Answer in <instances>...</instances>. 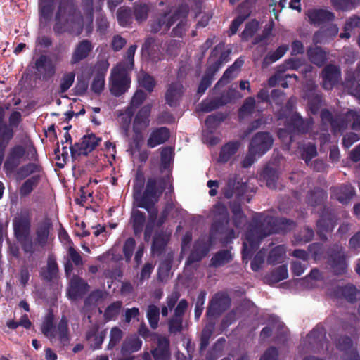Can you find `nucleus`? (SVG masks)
<instances>
[{
  "label": "nucleus",
  "mask_w": 360,
  "mask_h": 360,
  "mask_svg": "<svg viewBox=\"0 0 360 360\" xmlns=\"http://www.w3.org/2000/svg\"><path fill=\"white\" fill-rule=\"evenodd\" d=\"M296 227V223L285 217H274L264 213H256L245 233L243 243L242 259H250L262 240L274 233H286Z\"/></svg>",
  "instance_id": "obj_1"
},
{
  "label": "nucleus",
  "mask_w": 360,
  "mask_h": 360,
  "mask_svg": "<svg viewBox=\"0 0 360 360\" xmlns=\"http://www.w3.org/2000/svg\"><path fill=\"white\" fill-rule=\"evenodd\" d=\"M167 187V179L165 177L148 178L144 189V195L141 202L136 203L138 207L145 209L148 213V221L144 229V240L148 242L152 236L158 220V210L155 206Z\"/></svg>",
  "instance_id": "obj_2"
},
{
  "label": "nucleus",
  "mask_w": 360,
  "mask_h": 360,
  "mask_svg": "<svg viewBox=\"0 0 360 360\" xmlns=\"http://www.w3.org/2000/svg\"><path fill=\"white\" fill-rule=\"evenodd\" d=\"M257 188L239 175L230 176L226 181V199L233 198V203L250 202Z\"/></svg>",
  "instance_id": "obj_3"
},
{
  "label": "nucleus",
  "mask_w": 360,
  "mask_h": 360,
  "mask_svg": "<svg viewBox=\"0 0 360 360\" xmlns=\"http://www.w3.org/2000/svg\"><path fill=\"white\" fill-rule=\"evenodd\" d=\"M41 331L49 339L55 338L57 336L60 344L63 347L68 346L70 343L69 324L65 316L61 317L56 327H55L53 313L52 311H49L41 323Z\"/></svg>",
  "instance_id": "obj_4"
},
{
  "label": "nucleus",
  "mask_w": 360,
  "mask_h": 360,
  "mask_svg": "<svg viewBox=\"0 0 360 360\" xmlns=\"http://www.w3.org/2000/svg\"><path fill=\"white\" fill-rule=\"evenodd\" d=\"M5 110L0 107V166L1 165L5 152L11 141L14 136V127H17L22 120L21 113L13 111L8 118V124L5 120Z\"/></svg>",
  "instance_id": "obj_5"
},
{
  "label": "nucleus",
  "mask_w": 360,
  "mask_h": 360,
  "mask_svg": "<svg viewBox=\"0 0 360 360\" xmlns=\"http://www.w3.org/2000/svg\"><path fill=\"white\" fill-rule=\"evenodd\" d=\"M129 70V69L124 68V65H117L112 70L110 92L115 96H122L129 88L131 79L128 73Z\"/></svg>",
  "instance_id": "obj_6"
},
{
  "label": "nucleus",
  "mask_w": 360,
  "mask_h": 360,
  "mask_svg": "<svg viewBox=\"0 0 360 360\" xmlns=\"http://www.w3.org/2000/svg\"><path fill=\"white\" fill-rule=\"evenodd\" d=\"M210 216L212 220L210 238L214 240L218 238L217 235L225 233V200L221 197L212 206Z\"/></svg>",
  "instance_id": "obj_7"
},
{
  "label": "nucleus",
  "mask_w": 360,
  "mask_h": 360,
  "mask_svg": "<svg viewBox=\"0 0 360 360\" xmlns=\"http://www.w3.org/2000/svg\"><path fill=\"white\" fill-rule=\"evenodd\" d=\"M320 118L323 125L330 126L331 132L335 136L342 134L347 129L346 113L334 115L329 110L324 108L320 112Z\"/></svg>",
  "instance_id": "obj_8"
},
{
  "label": "nucleus",
  "mask_w": 360,
  "mask_h": 360,
  "mask_svg": "<svg viewBox=\"0 0 360 360\" xmlns=\"http://www.w3.org/2000/svg\"><path fill=\"white\" fill-rule=\"evenodd\" d=\"M29 160L33 162H29L16 169V178L18 180L25 179L30 175H36L37 173H41L43 171L42 166L36 162L38 161V154L35 147H30L27 153Z\"/></svg>",
  "instance_id": "obj_9"
},
{
  "label": "nucleus",
  "mask_w": 360,
  "mask_h": 360,
  "mask_svg": "<svg viewBox=\"0 0 360 360\" xmlns=\"http://www.w3.org/2000/svg\"><path fill=\"white\" fill-rule=\"evenodd\" d=\"M328 264L335 275H342L347 271L346 254L341 245L335 244L330 248Z\"/></svg>",
  "instance_id": "obj_10"
},
{
  "label": "nucleus",
  "mask_w": 360,
  "mask_h": 360,
  "mask_svg": "<svg viewBox=\"0 0 360 360\" xmlns=\"http://www.w3.org/2000/svg\"><path fill=\"white\" fill-rule=\"evenodd\" d=\"M273 142L274 139L269 132L259 131L253 136L248 148L251 153H257L258 157H261L271 149Z\"/></svg>",
  "instance_id": "obj_11"
},
{
  "label": "nucleus",
  "mask_w": 360,
  "mask_h": 360,
  "mask_svg": "<svg viewBox=\"0 0 360 360\" xmlns=\"http://www.w3.org/2000/svg\"><path fill=\"white\" fill-rule=\"evenodd\" d=\"M101 141V139L96 137L94 134L84 135L81 139L80 142L75 143L73 146H70L72 156H86L97 147Z\"/></svg>",
  "instance_id": "obj_12"
},
{
  "label": "nucleus",
  "mask_w": 360,
  "mask_h": 360,
  "mask_svg": "<svg viewBox=\"0 0 360 360\" xmlns=\"http://www.w3.org/2000/svg\"><path fill=\"white\" fill-rule=\"evenodd\" d=\"M304 98L307 100V108L310 113L317 115L323 101V94L318 90V86L314 83L307 84Z\"/></svg>",
  "instance_id": "obj_13"
},
{
  "label": "nucleus",
  "mask_w": 360,
  "mask_h": 360,
  "mask_svg": "<svg viewBox=\"0 0 360 360\" xmlns=\"http://www.w3.org/2000/svg\"><path fill=\"white\" fill-rule=\"evenodd\" d=\"M94 47V44L89 39L79 41L75 45L71 54L70 65H77L81 61L87 59L93 51Z\"/></svg>",
  "instance_id": "obj_14"
},
{
  "label": "nucleus",
  "mask_w": 360,
  "mask_h": 360,
  "mask_svg": "<svg viewBox=\"0 0 360 360\" xmlns=\"http://www.w3.org/2000/svg\"><path fill=\"white\" fill-rule=\"evenodd\" d=\"M225 311V292H219L215 293L210 300L206 315L209 321L219 317Z\"/></svg>",
  "instance_id": "obj_15"
},
{
  "label": "nucleus",
  "mask_w": 360,
  "mask_h": 360,
  "mask_svg": "<svg viewBox=\"0 0 360 360\" xmlns=\"http://www.w3.org/2000/svg\"><path fill=\"white\" fill-rule=\"evenodd\" d=\"M26 154V148L22 145H15L8 154L4 165V169L13 172L20 165L22 159Z\"/></svg>",
  "instance_id": "obj_16"
},
{
  "label": "nucleus",
  "mask_w": 360,
  "mask_h": 360,
  "mask_svg": "<svg viewBox=\"0 0 360 360\" xmlns=\"http://www.w3.org/2000/svg\"><path fill=\"white\" fill-rule=\"evenodd\" d=\"M307 341L313 349L317 350L327 347L328 340L326 338V330L321 323H318L307 335Z\"/></svg>",
  "instance_id": "obj_17"
},
{
  "label": "nucleus",
  "mask_w": 360,
  "mask_h": 360,
  "mask_svg": "<svg viewBox=\"0 0 360 360\" xmlns=\"http://www.w3.org/2000/svg\"><path fill=\"white\" fill-rule=\"evenodd\" d=\"M321 77L323 88L326 90L332 89L338 84L341 77L340 69L335 65L328 64L323 68Z\"/></svg>",
  "instance_id": "obj_18"
},
{
  "label": "nucleus",
  "mask_w": 360,
  "mask_h": 360,
  "mask_svg": "<svg viewBox=\"0 0 360 360\" xmlns=\"http://www.w3.org/2000/svg\"><path fill=\"white\" fill-rule=\"evenodd\" d=\"M330 198L342 205L348 204L356 195L355 188L349 184H342L330 188Z\"/></svg>",
  "instance_id": "obj_19"
},
{
  "label": "nucleus",
  "mask_w": 360,
  "mask_h": 360,
  "mask_svg": "<svg viewBox=\"0 0 360 360\" xmlns=\"http://www.w3.org/2000/svg\"><path fill=\"white\" fill-rule=\"evenodd\" d=\"M188 8L186 6H179L172 15L174 24L177 25L171 32V36L173 37H181L185 32L187 27V16Z\"/></svg>",
  "instance_id": "obj_20"
},
{
  "label": "nucleus",
  "mask_w": 360,
  "mask_h": 360,
  "mask_svg": "<svg viewBox=\"0 0 360 360\" xmlns=\"http://www.w3.org/2000/svg\"><path fill=\"white\" fill-rule=\"evenodd\" d=\"M306 15L309 22L316 26L331 22L335 18L334 13L324 8H314L308 9Z\"/></svg>",
  "instance_id": "obj_21"
},
{
  "label": "nucleus",
  "mask_w": 360,
  "mask_h": 360,
  "mask_svg": "<svg viewBox=\"0 0 360 360\" xmlns=\"http://www.w3.org/2000/svg\"><path fill=\"white\" fill-rule=\"evenodd\" d=\"M224 59L225 52H221L220 56V60L215 61L214 63L211 64L207 68L205 75L202 77L198 88L197 92L198 94H203L206 91V90L210 86L214 75L218 71L219 68L221 67V61Z\"/></svg>",
  "instance_id": "obj_22"
},
{
  "label": "nucleus",
  "mask_w": 360,
  "mask_h": 360,
  "mask_svg": "<svg viewBox=\"0 0 360 360\" xmlns=\"http://www.w3.org/2000/svg\"><path fill=\"white\" fill-rule=\"evenodd\" d=\"M312 125L311 117L304 120L300 113L295 112L288 120L287 128L295 133L304 134L309 131Z\"/></svg>",
  "instance_id": "obj_23"
},
{
  "label": "nucleus",
  "mask_w": 360,
  "mask_h": 360,
  "mask_svg": "<svg viewBox=\"0 0 360 360\" xmlns=\"http://www.w3.org/2000/svg\"><path fill=\"white\" fill-rule=\"evenodd\" d=\"M13 226L14 235L17 240L29 236L31 229V219L28 213L15 217L13 220Z\"/></svg>",
  "instance_id": "obj_24"
},
{
  "label": "nucleus",
  "mask_w": 360,
  "mask_h": 360,
  "mask_svg": "<svg viewBox=\"0 0 360 360\" xmlns=\"http://www.w3.org/2000/svg\"><path fill=\"white\" fill-rule=\"evenodd\" d=\"M52 223L49 219H45L37 224L35 231L34 244L41 248L45 247L49 242Z\"/></svg>",
  "instance_id": "obj_25"
},
{
  "label": "nucleus",
  "mask_w": 360,
  "mask_h": 360,
  "mask_svg": "<svg viewBox=\"0 0 360 360\" xmlns=\"http://www.w3.org/2000/svg\"><path fill=\"white\" fill-rule=\"evenodd\" d=\"M184 93V86L179 82H173L168 85L165 94L166 103L170 107H176L179 105Z\"/></svg>",
  "instance_id": "obj_26"
},
{
  "label": "nucleus",
  "mask_w": 360,
  "mask_h": 360,
  "mask_svg": "<svg viewBox=\"0 0 360 360\" xmlns=\"http://www.w3.org/2000/svg\"><path fill=\"white\" fill-rule=\"evenodd\" d=\"M88 283L80 276H74L70 281L69 296L71 299L77 300L82 297L89 291Z\"/></svg>",
  "instance_id": "obj_27"
},
{
  "label": "nucleus",
  "mask_w": 360,
  "mask_h": 360,
  "mask_svg": "<svg viewBox=\"0 0 360 360\" xmlns=\"http://www.w3.org/2000/svg\"><path fill=\"white\" fill-rule=\"evenodd\" d=\"M170 137V131L166 127H160L153 129L147 141V146L153 148L165 143Z\"/></svg>",
  "instance_id": "obj_28"
},
{
  "label": "nucleus",
  "mask_w": 360,
  "mask_h": 360,
  "mask_svg": "<svg viewBox=\"0 0 360 360\" xmlns=\"http://www.w3.org/2000/svg\"><path fill=\"white\" fill-rule=\"evenodd\" d=\"M151 107L149 105L143 106L136 113L133 122V130H145L150 124Z\"/></svg>",
  "instance_id": "obj_29"
},
{
  "label": "nucleus",
  "mask_w": 360,
  "mask_h": 360,
  "mask_svg": "<svg viewBox=\"0 0 360 360\" xmlns=\"http://www.w3.org/2000/svg\"><path fill=\"white\" fill-rule=\"evenodd\" d=\"M173 25L172 15L169 16L168 13H164L153 21L150 25V30L153 33L160 32L165 34Z\"/></svg>",
  "instance_id": "obj_30"
},
{
  "label": "nucleus",
  "mask_w": 360,
  "mask_h": 360,
  "mask_svg": "<svg viewBox=\"0 0 360 360\" xmlns=\"http://www.w3.org/2000/svg\"><path fill=\"white\" fill-rule=\"evenodd\" d=\"M34 68L38 72H43L44 76L51 77L56 73V66L51 59L45 54H41L34 62Z\"/></svg>",
  "instance_id": "obj_31"
},
{
  "label": "nucleus",
  "mask_w": 360,
  "mask_h": 360,
  "mask_svg": "<svg viewBox=\"0 0 360 360\" xmlns=\"http://www.w3.org/2000/svg\"><path fill=\"white\" fill-rule=\"evenodd\" d=\"M225 105V90L221 91L218 96L210 100H203L199 105V110L209 112Z\"/></svg>",
  "instance_id": "obj_32"
},
{
  "label": "nucleus",
  "mask_w": 360,
  "mask_h": 360,
  "mask_svg": "<svg viewBox=\"0 0 360 360\" xmlns=\"http://www.w3.org/2000/svg\"><path fill=\"white\" fill-rule=\"evenodd\" d=\"M152 355L155 360H168L170 356L169 339L165 337L159 338L157 347L152 350Z\"/></svg>",
  "instance_id": "obj_33"
},
{
  "label": "nucleus",
  "mask_w": 360,
  "mask_h": 360,
  "mask_svg": "<svg viewBox=\"0 0 360 360\" xmlns=\"http://www.w3.org/2000/svg\"><path fill=\"white\" fill-rule=\"evenodd\" d=\"M335 227L334 219L330 216L322 215L316 222L317 234L322 240L327 238L326 234L332 232Z\"/></svg>",
  "instance_id": "obj_34"
},
{
  "label": "nucleus",
  "mask_w": 360,
  "mask_h": 360,
  "mask_svg": "<svg viewBox=\"0 0 360 360\" xmlns=\"http://www.w3.org/2000/svg\"><path fill=\"white\" fill-rule=\"evenodd\" d=\"M130 222L132 226L134 236L136 237H140L146 224V214L139 210H132Z\"/></svg>",
  "instance_id": "obj_35"
},
{
  "label": "nucleus",
  "mask_w": 360,
  "mask_h": 360,
  "mask_svg": "<svg viewBox=\"0 0 360 360\" xmlns=\"http://www.w3.org/2000/svg\"><path fill=\"white\" fill-rule=\"evenodd\" d=\"M169 240V236L166 235L163 231L155 234L151 245V253L156 256L162 255L165 252Z\"/></svg>",
  "instance_id": "obj_36"
},
{
  "label": "nucleus",
  "mask_w": 360,
  "mask_h": 360,
  "mask_svg": "<svg viewBox=\"0 0 360 360\" xmlns=\"http://www.w3.org/2000/svg\"><path fill=\"white\" fill-rule=\"evenodd\" d=\"M142 49L145 51L150 60L157 62L161 59L160 46L153 37H148L146 39Z\"/></svg>",
  "instance_id": "obj_37"
},
{
  "label": "nucleus",
  "mask_w": 360,
  "mask_h": 360,
  "mask_svg": "<svg viewBox=\"0 0 360 360\" xmlns=\"http://www.w3.org/2000/svg\"><path fill=\"white\" fill-rule=\"evenodd\" d=\"M334 292L335 296L338 297L345 298L351 303L356 301L358 290L352 284H347L344 286H338L335 288Z\"/></svg>",
  "instance_id": "obj_38"
},
{
  "label": "nucleus",
  "mask_w": 360,
  "mask_h": 360,
  "mask_svg": "<svg viewBox=\"0 0 360 360\" xmlns=\"http://www.w3.org/2000/svg\"><path fill=\"white\" fill-rule=\"evenodd\" d=\"M242 204L230 203L229 207L233 214L232 221L236 228L243 229L247 222V217L242 210Z\"/></svg>",
  "instance_id": "obj_39"
},
{
  "label": "nucleus",
  "mask_w": 360,
  "mask_h": 360,
  "mask_svg": "<svg viewBox=\"0 0 360 360\" xmlns=\"http://www.w3.org/2000/svg\"><path fill=\"white\" fill-rule=\"evenodd\" d=\"M307 54L311 63L318 67L323 66L327 60L326 52L319 46L309 47Z\"/></svg>",
  "instance_id": "obj_40"
},
{
  "label": "nucleus",
  "mask_w": 360,
  "mask_h": 360,
  "mask_svg": "<svg viewBox=\"0 0 360 360\" xmlns=\"http://www.w3.org/2000/svg\"><path fill=\"white\" fill-rule=\"evenodd\" d=\"M209 249L205 243H196L187 259V264H191L202 259L208 253Z\"/></svg>",
  "instance_id": "obj_41"
},
{
  "label": "nucleus",
  "mask_w": 360,
  "mask_h": 360,
  "mask_svg": "<svg viewBox=\"0 0 360 360\" xmlns=\"http://www.w3.org/2000/svg\"><path fill=\"white\" fill-rule=\"evenodd\" d=\"M59 269L54 255H49L47 259V266L46 270L41 271V276L47 281L51 282L58 276Z\"/></svg>",
  "instance_id": "obj_42"
},
{
  "label": "nucleus",
  "mask_w": 360,
  "mask_h": 360,
  "mask_svg": "<svg viewBox=\"0 0 360 360\" xmlns=\"http://www.w3.org/2000/svg\"><path fill=\"white\" fill-rule=\"evenodd\" d=\"M328 194L326 191L321 188H314L311 190L307 198V203L312 207L323 204L327 199Z\"/></svg>",
  "instance_id": "obj_43"
},
{
  "label": "nucleus",
  "mask_w": 360,
  "mask_h": 360,
  "mask_svg": "<svg viewBox=\"0 0 360 360\" xmlns=\"http://www.w3.org/2000/svg\"><path fill=\"white\" fill-rule=\"evenodd\" d=\"M288 276V268L285 264L281 265L273 269L265 276V279L269 283H277Z\"/></svg>",
  "instance_id": "obj_44"
},
{
  "label": "nucleus",
  "mask_w": 360,
  "mask_h": 360,
  "mask_svg": "<svg viewBox=\"0 0 360 360\" xmlns=\"http://www.w3.org/2000/svg\"><path fill=\"white\" fill-rule=\"evenodd\" d=\"M137 82L139 86L148 93L153 92L157 84L155 77L146 72H141L138 75Z\"/></svg>",
  "instance_id": "obj_45"
},
{
  "label": "nucleus",
  "mask_w": 360,
  "mask_h": 360,
  "mask_svg": "<svg viewBox=\"0 0 360 360\" xmlns=\"http://www.w3.org/2000/svg\"><path fill=\"white\" fill-rule=\"evenodd\" d=\"M285 257V248L284 245H277L271 250L268 257L267 262L269 264L275 265L282 263Z\"/></svg>",
  "instance_id": "obj_46"
},
{
  "label": "nucleus",
  "mask_w": 360,
  "mask_h": 360,
  "mask_svg": "<svg viewBox=\"0 0 360 360\" xmlns=\"http://www.w3.org/2000/svg\"><path fill=\"white\" fill-rule=\"evenodd\" d=\"M262 176L268 188H276L278 175L276 169L266 166L264 168Z\"/></svg>",
  "instance_id": "obj_47"
},
{
  "label": "nucleus",
  "mask_w": 360,
  "mask_h": 360,
  "mask_svg": "<svg viewBox=\"0 0 360 360\" xmlns=\"http://www.w3.org/2000/svg\"><path fill=\"white\" fill-rule=\"evenodd\" d=\"M145 177L143 173H137L134 180L133 193L134 200L138 203L141 202V198L144 195Z\"/></svg>",
  "instance_id": "obj_48"
},
{
  "label": "nucleus",
  "mask_w": 360,
  "mask_h": 360,
  "mask_svg": "<svg viewBox=\"0 0 360 360\" xmlns=\"http://www.w3.org/2000/svg\"><path fill=\"white\" fill-rule=\"evenodd\" d=\"M40 181V175H32L25 180L20 187V195L21 197L29 195Z\"/></svg>",
  "instance_id": "obj_49"
},
{
  "label": "nucleus",
  "mask_w": 360,
  "mask_h": 360,
  "mask_svg": "<svg viewBox=\"0 0 360 360\" xmlns=\"http://www.w3.org/2000/svg\"><path fill=\"white\" fill-rule=\"evenodd\" d=\"M330 4L337 11H349L359 6L360 0H330Z\"/></svg>",
  "instance_id": "obj_50"
},
{
  "label": "nucleus",
  "mask_w": 360,
  "mask_h": 360,
  "mask_svg": "<svg viewBox=\"0 0 360 360\" xmlns=\"http://www.w3.org/2000/svg\"><path fill=\"white\" fill-rule=\"evenodd\" d=\"M215 326L214 321H209L202 329L200 336V352L206 349Z\"/></svg>",
  "instance_id": "obj_51"
},
{
  "label": "nucleus",
  "mask_w": 360,
  "mask_h": 360,
  "mask_svg": "<svg viewBox=\"0 0 360 360\" xmlns=\"http://www.w3.org/2000/svg\"><path fill=\"white\" fill-rule=\"evenodd\" d=\"M39 8L40 22L46 24L51 19L54 4L39 0Z\"/></svg>",
  "instance_id": "obj_52"
},
{
  "label": "nucleus",
  "mask_w": 360,
  "mask_h": 360,
  "mask_svg": "<svg viewBox=\"0 0 360 360\" xmlns=\"http://www.w3.org/2000/svg\"><path fill=\"white\" fill-rule=\"evenodd\" d=\"M118 23L122 27H127L132 22V11L127 7H120L117 12Z\"/></svg>",
  "instance_id": "obj_53"
},
{
  "label": "nucleus",
  "mask_w": 360,
  "mask_h": 360,
  "mask_svg": "<svg viewBox=\"0 0 360 360\" xmlns=\"http://www.w3.org/2000/svg\"><path fill=\"white\" fill-rule=\"evenodd\" d=\"M225 347V339L221 337L217 340L214 344L210 351H209L207 359V360H217L223 355L224 349Z\"/></svg>",
  "instance_id": "obj_54"
},
{
  "label": "nucleus",
  "mask_w": 360,
  "mask_h": 360,
  "mask_svg": "<svg viewBox=\"0 0 360 360\" xmlns=\"http://www.w3.org/2000/svg\"><path fill=\"white\" fill-rule=\"evenodd\" d=\"M122 307V302L121 301H115L112 302L107 307L104 311L103 316L105 320L109 321L115 319L119 315Z\"/></svg>",
  "instance_id": "obj_55"
},
{
  "label": "nucleus",
  "mask_w": 360,
  "mask_h": 360,
  "mask_svg": "<svg viewBox=\"0 0 360 360\" xmlns=\"http://www.w3.org/2000/svg\"><path fill=\"white\" fill-rule=\"evenodd\" d=\"M224 120L225 114L222 112L216 113L208 115L205 120V124L207 129H210V132L212 133Z\"/></svg>",
  "instance_id": "obj_56"
},
{
  "label": "nucleus",
  "mask_w": 360,
  "mask_h": 360,
  "mask_svg": "<svg viewBox=\"0 0 360 360\" xmlns=\"http://www.w3.org/2000/svg\"><path fill=\"white\" fill-rule=\"evenodd\" d=\"M348 125L354 131H360V110H348L346 112Z\"/></svg>",
  "instance_id": "obj_57"
},
{
  "label": "nucleus",
  "mask_w": 360,
  "mask_h": 360,
  "mask_svg": "<svg viewBox=\"0 0 360 360\" xmlns=\"http://www.w3.org/2000/svg\"><path fill=\"white\" fill-rule=\"evenodd\" d=\"M314 236V230L309 226H304L297 233L295 234L294 239L296 243H307L313 239Z\"/></svg>",
  "instance_id": "obj_58"
},
{
  "label": "nucleus",
  "mask_w": 360,
  "mask_h": 360,
  "mask_svg": "<svg viewBox=\"0 0 360 360\" xmlns=\"http://www.w3.org/2000/svg\"><path fill=\"white\" fill-rule=\"evenodd\" d=\"M259 28V22L252 20L248 23H246L244 30L241 33V39L242 41H247L250 38H252Z\"/></svg>",
  "instance_id": "obj_59"
},
{
  "label": "nucleus",
  "mask_w": 360,
  "mask_h": 360,
  "mask_svg": "<svg viewBox=\"0 0 360 360\" xmlns=\"http://www.w3.org/2000/svg\"><path fill=\"white\" fill-rule=\"evenodd\" d=\"M173 149L171 147L162 148L160 153V167L162 169H167L172 160Z\"/></svg>",
  "instance_id": "obj_60"
},
{
  "label": "nucleus",
  "mask_w": 360,
  "mask_h": 360,
  "mask_svg": "<svg viewBox=\"0 0 360 360\" xmlns=\"http://www.w3.org/2000/svg\"><path fill=\"white\" fill-rule=\"evenodd\" d=\"M160 316L159 308L154 305H150L147 311V319L149 324L153 329H156L158 326Z\"/></svg>",
  "instance_id": "obj_61"
},
{
  "label": "nucleus",
  "mask_w": 360,
  "mask_h": 360,
  "mask_svg": "<svg viewBox=\"0 0 360 360\" xmlns=\"http://www.w3.org/2000/svg\"><path fill=\"white\" fill-rule=\"evenodd\" d=\"M316 147L314 144L309 143L304 146L301 153V158L304 160L307 165L311 162V160L317 155Z\"/></svg>",
  "instance_id": "obj_62"
},
{
  "label": "nucleus",
  "mask_w": 360,
  "mask_h": 360,
  "mask_svg": "<svg viewBox=\"0 0 360 360\" xmlns=\"http://www.w3.org/2000/svg\"><path fill=\"white\" fill-rule=\"evenodd\" d=\"M141 346L142 341L139 338H135L127 342H124L122 347V351L123 353H133L141 349Z\"/></svg>",
  "instance_id": "obj_63"
},
{
  "label": "nucleus",
  "mask_w": 360,
  "mask_h": 360,
  "mask_svg": "<svg viewBox=\"0 0 360 360\" xmlns=\"http://www.w3.org/2000/svg\"><path fill=\"white\" fill-rule=\"evenodd\" d=\"M149 8L145 4L135 5L134 6V15L136 20L142 22L147 19L148 16Z\"/></svg>",
  "instance_id": "obj_64"
}]
</instances>
